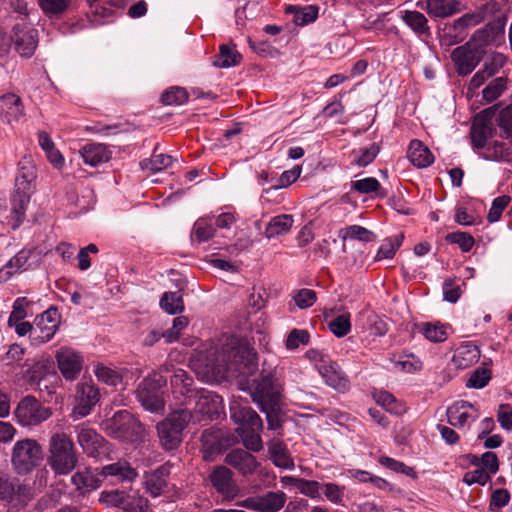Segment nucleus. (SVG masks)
<instances>
[{"label":"nucleus","instance_id":"7c9ffc66","mask_svg":"<svg viewBox=\"0 0 512 512\" xmlns=\"http://www.w3.org/2000/svg\"><path fill=\"white\" fill-rule=\"evenodd\" d=\"M99 475L103 478L112 476L120 482H131L136 479L138 473L130 463L126 461H118L102 467Z\"/></svg>","mask_w":512,"mask_h":512},{"label":"nucleus","instance_id":"8fccbe9b","mask_svg":"<svg viewBox=\"0 0 512 512\" xmlns=\"http://www.w3.org/2000/svg\"><path fill=\"white\" fill-rule=\"evenodd\" d=\"M236 430L239 433L246 449L253 452H259L262 450L263 442L259 434L260 431L249 430L244 427H238Z\"/></svg>","mask_w":512,"mask_h":512},{"label":"nucleus","instance_id":"ddd939ff","mask_svg":"<svg viewBox=\"0 0 512 512\" xmlns=\"http://www.w3.org/2000/svg\"><path fill=\"white\" fill-rule=\"evenodd\" d=\"M233 476V472L223 465L214 467L208 476L212 487L225 501H232L240 495V487Z\"/></svg>","mask_w":512,"mask_h":512},{"label":"nucleus","instance_id":"a878e982","mask_svg":"<svg viewBox=\"0 0 512 512\" xmlns=\"http://www.w3.org/2000/svg\"><path fill=\"white\" fill-rule=\"evenodd\" d=\"M172 392L175 395H182L186 399V403L191 405L192 398L197 392L192 386L194 384L193 378L183 369H177L174 371L171 380Z\"/></svg>","mask_w":512,"mask_h":512},{"label":"nucleus","instance_id":"052dcab7","mask_svg":"<svg viewBox=\"0 0 512 512\" xmlns=\"http://www.w3.org/2000/svg\"><path fill=\"white\" fill-rule=\"evenodd\" d=\"M42 11L49 16L60 15L64 13L70 3V0H38Z\"/></svg>","mask_w":512,"mask_h":512},{"label":"nucleus","instance_id":"dca6fc26","mask_svg":"<svg viewBox=\"0 0 512 512\" xmlns=\"http://www.w3.org/2000/svg\"><path fill=\"white\" fill-rule=\"evenodd\" d=\"M501 13V5L499 2L495 0H490L485 4L477 7L474 11L469 12L461 16L455 21L456 27H469L476 26L484 21L495 19L497 16H500Z\"/></svg>","mask_w":512,"mask_h":512},{"label":"nucleus","instance_id":"58836bf2","mask_svg":"<svg viewBox=\"0 0 512 512\" xmlns=\"http://www.w3.org/2000/svg\"><path fill=\"white\" fill-rule=\"evenodd\" d=\"M287 13L294 14V22L297 25H307L314 22L319 13V7L317 5H308L305 7H299L295 5H289L286 8Z\"/></svg>","mask_w":512,"mask_h":512},{"label":"nucleus","instance_id":"e2e57ef3","mask_svg":"<svg viewBox=\"0 0 512 512\" xmlns=\"http://www.w3.org/2000/svg\"><path fill=\"white\" fill-rule=\"evenodd\" d=\"M497 121L502 136L510 139L512 142V105L501 110Z\"/></svg>","mask_w":512,"mask_h":512},{"label":"nucleus","instance_id":"0e129e2a","mask_svg":"<svg viewBox=\"0 0 512 512\" xmlns=\"http://www.w3.org/2000/svg\"><path fill=\"white\" fill-rule=\"evenodd\" d=\"M28 304L29 302L25 297H19L14 301L12 312L7 321L9 327H13V324L23 320L27 316L26 307Z\"/></svg>","mask_w":512,"mask_h":512},{"label":"nucleus","instance_id":"423d86ee","mask_svg":"<svg viewBox=\"0 0 512 512\" xmlns=\"http://www.w3.org/2000/svg\"><path fill=\"white\" fill-rule=\"evenodd\" d=\"M483 35V32H475L465 45L456 47L452 51L451 58L459 75L470 74L482 60L486 48L480 42Z\"/></svg>","mask_w":512,"mask_h":512},{"label":"nucleus","instance_id":"49530a36","mask_svg":"<svg viewBox=\"0 0 512 512\" xmlns=\"http://www.w3.org/2000/svg\"><path fill=\"white\" fill-rule=\"evenodd\" d=\"M403 239L404 235L402 233L387 238L380 246L376 255V259L382 260L393 258L396 251L401 246Z\"/></svg>","mask_w":512,"mask_h":512},{"label":"nucleus","instance_id":"7ed1b4c3","mask_svg":"<svg viewBox=\"0 0 512 512\" xmlns=\"http://www.w3.org/2000/svg\"><path fill=\"white\" fill-rule=\"evenodd\" d=\"M79 456L71 437L64 433H54L48 444L47 463L56 475H68L77 466Z\"/></svg>","mask_w":512,"mask_h":512},{"label":"nucleus","instance_id":"864d4df0","mask_svg":"<svg viewBox=\"0 0 512 512\" xmlns=\"http://www.w3.org/2000/svg\"><path fill=\"white\" fill-rule=\"evenodd\" d=\"M164 105H182L188 100L185 88L173 86L167 89L160 98Z\"/></svg>","mask_w":512,"mask_h":512},{"label":"nucleus","instance_id":"6e6d98bb","mask_svg":"<svg viewBox=\"0 0 512 512\" xmlns=\"http://www.w3.org/2000/svg\"><path fill=\"white\" fill-rule=\"evenodd\" d=\"M94 373L99 381L107 385L116 386L122 381V377L118 371L101 363L95 365Z\"/></svg>","mask_w":512,"mask_h":512},{"label":"nucleus","instance_id":"37998d69","mask_svg":"<svg viewBox=\"0 0 512 512\" xmlns=\"http://www.w3.org/2000/svg\"><path fill=\"white\" fill-rule=\"evenodd\" d=\"M124 512H148L149 501L138 493L125 492L121 507Z\"/></svg>","mask_w":512,"mask_h":512},{"label":"nucleus","instance_id":"a18cd8bd","mask_svg":"<svg viewBox=\"0 0 512 512\" xmlns=\"http://www.w3.org/2000/svg\"><path fill=\"white\" fill-rule=\"evenodd\" d=\"M25 367L23 379L29 385L38 384L47 372V365L44 361H35L32 364L26 363Z\"/></svg>","mask_w":512,"mask_h":512},{"label":"nucleus","instance_id":"774afa93","mask_svg":"<svg viewBox=\"0 0 512 512\" xmlns=\"http://www.w3.org/2000/svg\"><path fill=\"white\" fill-rule=\"evenodd\" d=\"M296 306L300 309L311 307L317 299L316 292L311 289H300L293 296Z\"/></svg>","mask_w":512,"mask_h":512},{"label":"nucleus","instance_id":"b1692460","mask_svg":"<svg viewBox=\"0 0 512 512\" xmlns=\"http://www.w3.org/2000/svg\"><path fill=\"white\" fill-rule=\"evenodd\" d=\"M425 5L421 6L430 17L448 18L462 11V4L459 0H424Z\"/></svg>","mask_w":512,"mask_h":512},{"label":"nucleus","instance_id":"4468645a","mask_svg":"<svg viewBox=\"0 0 512 512\" xmlns=\"http://www.w3.org/2000/svg\"><path fill=\"white\" fill-rule=\"evenodd\" d=\"M34 324L33 341L36 343H46L50 341L60 324V314L57 308L50 307L41 315H38L35 318Z\"/></svg>","mask_w":512,"mask_h":512},{"label":"nucleus","instance_id":"20e7f679","mask_svg":"<svg viewBox=\"0 0 512 512\" xmlns=\"http://www.w3.org/2000/svg\"><path fill=\"white\" fill-rule=\"evenodd\" d=\"M108 435L122 442H140L145 437V428L130 412L121 410L103 423Z\"/></svg>","mask_w":512,"mask_h":512},{"label":"nucleus","instance_id":"338daca9","mask_svg":"<svg viewBox=\"0 0 512 512\" xmlns=\"http://www.w3.org/2000/svg\"><path fill=\"white\" fill-rule=\"evenodd\" d=\"M506 63V57L501 53H492L485 61L483 72L489 78L494 76Z\"/></svg>","mask_w":512,"mask_h":512},{"label":"nucleus","instance_id":"5701e85b","mask_svg":"<svg viewBox=\"0 0 512 512\" xmlns=\"http://www.w3.org/2000/svg\"><path fill=\"white\" fill-rule=\"evenodd\" d=\"M0 115L7 123L19 121L25 115L20 96L14 93L0 96Z\"/></svg>","mask_w":512,"mask_h":512},{"label":"nucleus","instance_id":"09e8293b","mask_svg":"<svg viewBox=\"0 0 512 512\" xmlns=\"http://www.w3.org/2000/svg\"><path fill=\"white\" fill-rule=\"evenodd\" d=\"M339 236L343 241L350 238L362 242H370L374 238L373 232L359 225H351L340 230Z\"/></svg>","mask_w":512,"mask_h":512},{"label":"nucleus","instance_id":"2eb2a0df","mask_svg":"<svg viewBox=\"0 0 512 512\" xmlns=\"http://www.w3.org/2000/svg\"><path fill=\"white\" fill-rule=\"evenodd\" d=\"M58 369L62 376L69 381L75 380L83 366L82 356L70 347H61L55 355Z\"/></svg>","mask_w":512,"mask_h":512},{"label":"nucleus","instance_id":"6e6552de","mask_svg":"<svg viewBox=\"0 0 512 512\" xmlns=\"http://www.w3.org/2000/svg\"><path fill=\"white\" fill-rule=\"evenodd\" d=\"M251 390H247L252 400L259 406L274 407L280 404L281 385L278 383L275 372L262 370L259 379L250 380Z\"/></svg>","mask_w":512,"mask_h":512},{"label":"nucleus","instance_id":"bb28decb","mask_svg":"<svg viewBox=\"0 0 512 512\" xmlns=\"http://www.w3.org/2000/svg\"><path fill=\"white\" fill-rule=\"evenodd\" d=\"M79 153L84 163L92 167L108 162L112 154L108 147L102 143L86 144L79 150Z\"/></svg>","mask_w":512,"mask_h":512},{"label":"nucleus","instance_id":"9d476101","mask_svg":"<svg viewBox=\"0 0 512 512\" xmlns=\"http://www.w3.org/2000/svg\"><path fill=\"white\" fill-rule=\"evenodd\" d=\"M14 415L17 422L24 427L37 426L52 415V410L41 404L32 395L22 398L17 404Z\"/></svg>","mask_w":512,"mask_h":512},{"label":"nucleus","instance_id":"13d9d810","mask_svg":"<svg viewBox=\"0 0 512 512\" xmlns=\"http://www.w3.org/2000/svg\"><path fill=\"white\" fill-rule=\"evenodd\" d=\"M330 331L336 337L346 336L351 330L350 314L343 313L328 323Z\"/></svg>","mask_w":512,"mask_h":512},{"label":"nucleus","instance_id":"a19ab883","mask_svg":"<svg viewBox=\"0 0 512 512\" xmlns=\"http://www.w3.org/2000/svg\"><path fill=\"white\" fill-rule=\"evenodd\" d=\"M401 19L418 34H428L430 31L427 18L419 11H404Z\"/></svg>","mask_w":512,"mask_h":512},{"label":"nucleus","instance_id":"6ab92c4d","mask_svg":"<svg viewBox=\"0 0 512 512\" xmlns=\"http://www.w3.org/2000/svg\"><path fill=\"white\" fill-rule=\"evenodd\" d=\"M203 459L212 461L215 455L220 454L230 445L229 437L224 436L221 430L207 429L201 435Z\"/></svg>","mask_w":512,"mask_h":512},{"label":"nucleus","instance_id":"79ce46f5","mask_svg":"<svg viewBox=\"0 0 512 512\" xmlns=\"http://www.w3.org/2000/svg\"><path fill=\"white\" fill-rule=\"evenodd\" d=\"M173 161L174 158L171 155L164 153L157 154L155 150L152 156L148 159H144L140 165L142 169L156 173L170 167Z\"/></svg>","mask_w":512,"mask_h":512},{"label":"nucleus","instance_id":"bf43d9fd","mask_svg":"<svg viewBox=\"0 0 512 512\" xmlns=\"http://www.w3.org/2000/svg\"><path fill=\"white\" fill-rule=\"evenodd\" d=\"M310 340V335L307 330L304 329H292L288 334L285 347L288 350H295L300 345H307Z\"/></svg>","mask_w":512,"mask_h":512},{"label":"nucleus","instance_id":"72a5a7b5","mask_svg":"<svg viewBox=\"0 0 512 512\" xmlns=\"http://www.w3.org/2000/svg\"><path fill=\"white\" fill-rule=\"evenodd\" d=\"M35 497L33 486L29 483H21L15 480L11 498L6 499L13 508L22 509Z\"/></svg>","mask_w":512,"mask_h":512},{"label":"nucleus","instance_id":"aec40b11","mask_svg":"<svg viewBox=\"0 0 512 512\" xmlns=\"http://www.w3.org/2000/svg\"><path fill=\"white\" fill-rule=\"evenodd\" d=\"M230 416L239 427L254 431L263 430V422L260 416L248 405L232 403L230 405Z\"/></svg>","mask_w":512,"mask_h":512},{"label":"nucleus","instance_id":"cd10ccee","mask_svg":"<svg viewBox=\"0 0 512 512\" xmlns=\"http://www.w3.org/2000/svg\"><path fill=\"white\" fill-rule=\"evenodd\" d=\"M99 476V473L96 474L91 468H84L72 475L71 482L76 487V490L84 495L96 490L100 486L102 479Z\"/></svg>","mask_w":512,"mask_h":512},{"label":"nucleus","instance_id":"9b49d317","mask_svg":"<svg viewBox=\"0 0 512 512\" xmlns=\"http://www.w3.org/2000/svg\"><path fill=\"white\" fill-rule=\"evenodd\" d=\"M76 431L77 442L88 457L97 459L109 457L112 451L111 445L94 429L79 426Z\"/></svg>","mask_w":512,"mask_h":512},{"label":"nucleus","instance_id":"412c9836","mask_svg":"<svg viewBox=\"0 0 512 512\" xmlns=\"http://www.w3.org/2000/svg\"><path fill=\"white\" fill-rule=\"evenodd\" d=\"M446 415L451 426L463 428L469 422L475 421L479 412L471 403L458 401L447 409Z\"/></svg>","mask_w":512,"mask_h":512},{"label":"nucleus","instance_id":"5fc2aeb1","mask_svg":"<svg viewBox=\"0 0 512 512\" xmlns=\"http://www.w3.org/2000/svg\"><path fill=\"white\" fill-rule=\"evenodd\" d=\"M380 152V147L376 143L370 144L368 147L360 148L358 151H354V162L359 167H366L376 158Z\"/></svg>","mask_w":512,"mask_h":512},{"label":"nucleus","instance_id":"4d7b16f0","mask_svg":"<svg viewBox=\"0 0 512 512\" xmlns=\"http://www.w3.org/2000/svg\"><path fill=\"white\" fill-rule=\"evenodd\" d=\"M76 397L78 401L96 404L99 401L100 394L92 383L84 382L78 384Z\"/></svg>","mask_w":512,"mask_h":512},{"label":"nucleus","instance_id":"473e14b6","mask_svg":"<svg viewBox=\"0 0 512 512\" xmlns=\"http://www.w3.org/2000/svg\"><path fill=\"white\" fill-rule=\"evenodd\" d=\"M480 358V350L472 343L461 345L456 349L452 361L459 369H466L477 363Z\"/></svg>","mask_w":512,"mask_h":512},{"label":"nucleus","instance_id":"f3484780","mask_svg":"<svg viewBox=\"0 0 512 512\" xmlns=\"http://www.w3.org/2000/svg\"><path fill=\"white\" fill-rule=\"evenodd\" d=\"M12 41L17 53L22 57H31L38 46V32L29 25H16L13 28Z\"/></svg>","mask_w":512,"mask_h":512},{"label":"nucleus","instance_id":"2f4dec72","mask_svg":"<svg viewBox=\"0 0 512 512\" xmlns=\"http://www.w3.org/2000/svg\"><path fill=\"white\" fill-rule=\"evenodd\" d=\"M268 453L270 460L275 466L286 470H292L294 468V461L283 442L279 440L269 442Z\"/></svg>","mask_w":512,"mask_h":512},{"label":"nucleus","instance_id":"4be33fe9","mask_svg":"<svg viewBox=\"0 0 512 512\" xmlns=\"http://www.w3.org/2000/svg\"><path fill=\"white\" fill-rule=\"evenodd\" d=\"M318 372L325 383L339 392L349 390L350 383L340 366L331 358L319 366Z\"/></svg>","mask_w":512,"mask_h":512},{"label":"nucleus","instance_id":"f03ea898","mask_svg":"<svg viewBox=\"0 0 512 512\" xmlns=\"http://www.w3.org/2000/svg\"><path fill=\"white\" fill-rule=\"evenodd\" d=\"M36 168L28 161L20 163L11 198L12 228L17 229L25 219L26 209L35 189Z\"/></svg>","mask_w":512,"mask_h":512},{"label":"nucleus","instance_id":"f8f14e48","mask_svg":"<svg viewBox=\"0 0 512 512\" xmlns=\"http://www.w3.org/2000/svg\"><path fill=\"white\" fill-rule=\"evenodd\" d=\"M192 404H194V412H191L193 416L191 423H201L203 420L213 419L219 415L221 398L206 389H199L192 398Z\"/></svg>","mask_w":512,"mask_h":512},{"label":"nucleus","instance_id":"0eeeda50","mask_svg":"<svg viewBox=\"0 0 512 512\" xmlns=\"http://www.w3.org/2000/svg\"><path fill=\"white\" fill-rule=\"evenodd\" d=\"M42 458L41 445L36 440L27 438L14 444L11 464L18 475H26L39 465Z\"/></svg>","mask_w":512,"mask_h":512},{"label":"nucleus","instance_id":"603ef678","mask_svg":"<svg viewBox=\"0 0 512 512\" xmlns=\"http://www.w3.org/2000/svg\"><path fill=\"white\" fill-rule=\"evenodd\" d=\"M160 306L169 314L174 315L183 311L184 304L179 292H166L160 300Z\"/></svg>","mask_w":512,"mask_h":512},{"label":"nucleus","instance_id":"4c0bfd02","mask_svg":"<svg viewBox=\"0 0 512 512\" xmlns=\"http://www.w3.org/2000/svg\"><path fill=\"white\" fill-rule=\"evenodd\" d=\"M241 60L242 56L235 46L229 47L223 44L219 47V54L213 60V65L219 68H230L240 64Z\"/></svg>","mask_w":512,"mask_h":512},{"label":"nucleus","instance_id":"393cba45","mask_svg":"<svg viewBox=\"0 0 512 512\" xmlns=\"http://www.w3.org/2000/svg\"><path fill=\"white\" fill-rule=\"evenodd\" d=\"M169 475V468L162 465L152 472H147L144 475V489L152 497H158L167 486V477Z\"/></svg>","mask_w":512,"mask_h":512},{"label":"nucleus","instance_id":"e433bc0d","mask_svg":"<svg viewBox=\"0 0 512 512\" xmlns=\"http://www.w3.org/2000/svg\"><path fill=\"white\" fill-rule=\"evenodd\" d=\"M506 23V16L501 14L494 20L489 22L483 29L477 32H483L480 42L487 47L491 42L495 41L498 37H502L504 34V27Z\"/></svg>","mask_w":512,"mask_h":512},{"label":"nucleus","instance_id":"3c124183","mask_svg":"<svg viewBox=\"0 0 512 512\" xmlns=\"http://www.w3.org/2000/svg\"><path fill=\"white\" fill-rule=\"evenodd\" d=\"M507 78L497 77L493 79L482 91L483 99L486 102H493L506 90Z\"/></svg>","mask_w":512,"mask_h":512},{"label":"nucleus","instance_id":"f704fd0d","mask_svg":"<svg viewBox=\"0 0 512 512\" xmlns=\"http://www.w3.org/2000/svg\"><path fill=\"white\" fill-rule=\"evenodd\" d=\"M294 223L292 215L281 214L273 217L266 226L265 235L268 239L284 235L290 231Z\"/></svg>","mask_w":512,"mask_h":512},{"label":"nucleus","instance_id":"39448f33","mask_svg":"<svg viewBox=\"0 0 512 512\" xmlns=\"http://www.w3.org/2000/svg\"><path fill=\"white\" fill-rule=\"evenodd\" d=\"M192 413L187 408L171 412L157 424V432L161 446L165 450H174L182 442V432L191 423Z\"/></svg>","mask_w":512,"mask_h":512},{"label":"nucleus","instance_id":"a211bd4d","mask_svg":"<svg viewBox=\"0 0 512 512\" xmlns=\"http://www.w3.org/2000/svg\"><path fill=\"white\" fill-rule=\"evenodd\" d=\"M225 463L237 470L243 477L256 473L261 467V463L253 454L240 448L228 452L225 456Z\"/></svg>","mask_w":512,"mask_h":512},{"label":"nucleus","instance_id":"c03bdc74","mask_svg":"<svg viewBox=\"0 0 512 512\" xmlns=\"http://www.w3.org/2000/svg\"><path fill=\"white\" fill-rule=\"evenodd\" d=\"M351 190L356 191L360 194L377 193L381 197L385 196V193H381V184L374 177H366L351 182Z\"/></svg>","mask_w":512,"mask_h":512},{"label":"nucleus","instance_id":"de8ad7c7","mask_svg":"<svg viewBox=\"0 0 512 512\" xmlns=\"http://www.w3.org/2000/svg\"><path fill=\"white\" fill-rule=\"evenodd\" d=\"M214 234L215 228L213 225L206 219L200 218L194 223L191 236L192 240L202 243L211 239Z\"/></svg>","mask_w":512,"mask_h":512},{"label":"nucleus","instance_id":"c85d7f7f","mask_svg":"<svg viewBox=\"0 0 512 512\" xmlns=\"http://www.w3.org/2000/svg\"><path fill=\"white\" fill-rule=\"evenodd\" d=\"M31 254L30 250L23 249L0 268V284L8 281L14 274L29 269L28 261Z\"/></svg>","mask_w":512,"mask_h":512},{"label":"nucleus","instance_id":"680f3d73","mask_svg":"<svg viewBox=\"0 0 512 512\" xmlns=\"http://www.w3.org/2000/svg\"><path fill=\"white\" fill-rule=\"evenodd\" d=\"M422 333L431 342H443L447 339V332L443 325L425 323L422 325Z\"/></svg>","mask_w":512,"mask_h":512},{"label":"nucleus","instance_id":"c756f323","mask_svg":"<svg viewBox=\"0 0 512 512\" xmlns=\"http://www.w3.org/2000/svg\"><path fill=\"white\" fill-rule=\"evenodd\" d=\"M407 157L417 168H426L434 162V156L430 149L417 139L410 142Z\"/></svg>","mask_w":512,"mask_h":512},{"label":"nucleus","instance_id":"f257e3e1","mask_svg":"<svg viewBox=\"0 0 512 512\" xmlns=\"http://www.w3.org/2000/svg\"><path fill=\"white\" fill-rule=\"evenodd\" d=\"M207 373L215 381H235L239 389L251 390L250 377L258 370L257 353L247 343L229 337L206 356Z\"/></svg>","mask_w":512,"mask_h":512},{"label":"nucleus","instance_id":"c9c22d12","mask_svg":"<svg viewBox=\"0 0 512 512\" xmlns=\"http://www.w3.org/2000/svg\"><path fill=\"white\" fill-rule=\"evenodd\" d=\"M287 501L283 491H268L259 495L260 512H278Z\"/></svg>","mask_w":512,"mask_h":512},{"label":"nucleus","instance_id":"ea45409f","mask_svg":"<svg viewBox=\"0 0 512 512\" xmlns=\"http://www.w3.org/2000/svg\"><path fill=\"white\" fill-rule=\"evenodd\" d=\"M493 128L490 124L483 122L478 116L471 128V140L474 147L484 148L487 140L492 137Z\"/></svg>","mask_w":512,"mask_h":512},{"label":"nucleus","instance_id":"69168bd1","mask_svg":"<svg viewBox=\"0 0 512 512\" xmlns=\"http://www.w3.org/2000/svg\"><path fill=\"white\" fill-rule=\"evenodd\" d=\"M491 379V372L486 368L476 369L466 382L469 388L480 389L485 387Z\"/></svg>","mask_w":512,"mask_h":512},{"label":"nucleus","instance_id":"1a4fd4ad","mask_svg":"<svg viewBox=\"0 0 512 512\" xmlns=\"http://www.w3.org/2000/svg\"><path fill=\"white\" fill-rule=\"evenodd\" d=\"M166 386V379L153 373L145 377L137 388V398L141 405L148 411L158 412L164 409L162 388Z\"/></svg>","mask_w":512,"mask_h":512}]
</instances>
